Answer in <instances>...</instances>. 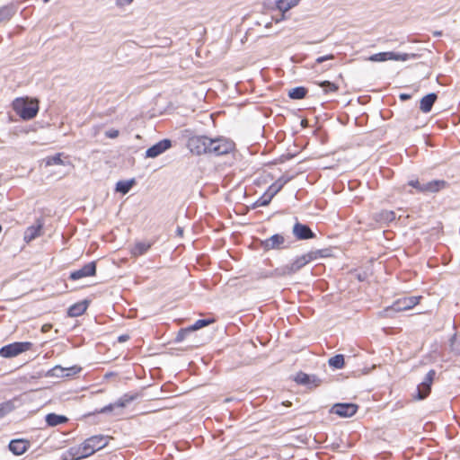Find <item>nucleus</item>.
I'll return each mask as SVG.
<instances>
[{"label": "nucleus", "mask_w": 460, "mask_h": 460, "mask_svg": "<svg viewBox=\"0 0 460 460\" xmlns=\"http://www.w3.org/2000/svg\"><path fill=\"white\" fill-rule=\"evenodd\" d=\"M13 110L23 120L34 119L39 112V100L36 98L18 97L13 101Z\"/></svg>", "instance_id": "1"}, {"label": "nucleus", "mask_w": 460, "mask_h": 460, "mask_svg": "<svg viewBox=\"0 0 460 460\" xmlns=\"http://www.w3.org/2000/svg\"><path fill=\"white\" fill-rule=\"evenodd\" d=\"M322 251H312L301 256L295 258L290 263L282 267L277 268L274 270V274L279 277L291 275L301 270L306 264L314 261L318 256H322L320 253Z\"/></svg>", "instance_id": "2"}, {"label": "nucleus", "mask_w": 460, "mask_h": 460, "mask_svg": "<svg viewBox=\"0 0 460 460\" xmlns=\"http://www.w3.org/2000/svg\"><path fill=\"white\" fill-rule=\"evenodd\" d=\"M208 154L213 155H223L231 153L234 149V143L224 137H209Z\"/></svg>", "instance_id": "3"}, {"label": "nucleus", "mask_w": 460, "mask_h": 460, "mask_svg": "<svg viewBox=\"0 0 460 460\" xmlns=\"http://www.w3.org/2000/svg\"><path fill=\"white\" fill-rule=\"evenodd\" d=\"M33 344L30 341H16L7 344L0 349V356L4 358L17 357L18 355L31 349Z\"/></svg>", "instance_id": "4"}, {"label": "nucleus", "mask_w": 460, "mask_h": 460, "mask_svg": "<svg viewBox=\"0 0 460 460\" xmlns=\"http://www.w3.org/2000/svg\"><path fill=\"white\" fill-rule=\"evenodd\" d=\"M408 184L409 186L414 188L418 192L434 193L444 189L447 185V182L443 180H433L421 183L419 180H411Z\"/></svg>", "instance_id": "5"}, {"label": "nucleus", "mask_w": 460, "mask_h": 460, "mask_svg": "<svg viewBox=\"0 0 460 460\" xmlns=\"http://www.w3.org/2000/svg\"><path fill=\"white\" fill-rule=\"evenodd\" d=\"M209 143V137L206 136H194L188 140V148L198 155L208 154Z\"/></svg>", "instance_id": "6"}, {"label": "nucleus", "mask_w": 460, "mask_h": 460, "mask_svg": "<svg viewBox=\"0 0 460 460\" xmlns=\"http://www.w3.org/2000/svg\"><path fill=\"white\" fill-rule=\"evenodd\" d=\"M421 299V296H406L397 299L394 304L385 309L386 313L389 312H402L410 310L417 305Z\"/></svg>", "instance_id": "7"}, {"label": "nucleus", "mask_w": 460, "mask_h": 460, "mask_svg": "<svg viewBox=\"0 0 460 460\" xmlns=\"http://www.w3.org/2000/svg\"><path fill=\"white\" fill-rule=\"evenodd\" d=\"M84 443L90 456L95 452L104 448L109 443V438L103 435H94L86 438Z\"/></svg>", "instance_id": "8"}, {"label": "nucleus", "mask_w": 460, "mask_h": 460, "mask_svg": "<svg viewBox=\"0 0 460 460\" xmlns=\"http://www.w3.org/2000/svg\"><path fill=\"white\" fill-rule=\"evenodd\" d=\"M358 409V406L355 403H336L332 407L330 412L341 418H349L353 416Z\"/></svg>", "instance_id": "9"}, {"label": "nucleus", "mask_w": 460, "mask_h": 460, "mask_svg": "<svg viewBox=\"0 0 460 460\" xmlns=\"http://www.w3.org/2000/svg\"><path fill=\"white\" fill-rule=\"evenodd\" d=\"M84 447V443L83 442L80 445L69 447L63 454V460H80L88 457L89 455Z\"/></svg>", "instance_id": "10"}, {"label": "nucleus", "mask_w": 460, "mask_h": 460, "mask_svg": "<svg viewBox=\"0 0 460 460\" xmlns=\"http://www.w3.org/2000/svg\"><path fill=\"white\" fill-rule=\"evenodd\" d=\"M96 274V262L91 261L84 265L81 269L74 270L70 273L71 280H78L83 278L92 277Z\"/></svg>", "instance_id": "11"}, {"label": "nucleus", "mask_w": 460, "mask_h": 460, "mask_svg": "<svg viewBox=\"0 0 460 460\" xmlns=\"http://www.w3.org/2000/svg\"><path fill=\"white\" fill-rule=\"evenodd\" d=\"M172 146V142L169 139H163L146 151V157L155 158L161 154L164 153Z\"/></svg>", "instance_id": "12"}, {"label": "nucleus", "mask_w": 460, "mask_h": 460, "mask_svg": "<svg viewBox=\"0 0 460 460\" xmlns=\"http://www.w3.org/2000/svg\"><path fill=\"white\" fill-rule=\"evenodd\" d=\"M372 62H384L387 60H406L407 54H399L392 51L374 54L368 58Z\"/></svg>", "instance_id": "13"}, {"label": "nucleus", "mask_w": 460, "mask_h": 460, "mask_svg": "<svg viewBox=\"0 0 460 460\" xmlns=\"http://www.w3.org/2000/svg\"><path fill=\"white\" fill-rule=\"evenodd\" d=\"M44 226L41 219H37L36 224L26 228L23 235V240L27 243L39 237L42 234V228Z\"/></svg>", "instance_id": "14"}, {"label": "nucleus", "mask_w": 460, "mask_h": 460, "mask_svg": "<svg viewBox=\"0 0 460 460\" xmlns=\"http://www.w3.org/2000/svg\"><path fill=\"white\" fill-rule=\"evenodd\" d=\"M30 447V442L26 439H13L9 443L10 451L15 456H21L25 453Z\"/></svg>", "instance_id": "15"}, {"label": "nucleus", "mask_w": 460, "mask_h": 460, "mask_svg": "<svg viewBox=\"0 0 460 460\" xmlns=\"http://www.w3.org/2000/svg\"><path fill=\"white\" fill-rule=\"evenodd\" d=\"M81 367H78L76 366L68 368H64L60 366H56L49 371V375L57 377L68 376L79 373Z\"/></svg>", "instance_id": "16"}, {"label": "nucleus", "mask_w": 460, "mask_h": 460, "mask_svg": "<svg viewBox=\"0 0 460 460\" xmlns=\"http://www.w3.org/2000/svg\"><path fill=\"white\" fill-rule=\"evenodd\" d=\"M295 381L299 385H304L307 386H318L320 385V379L315 376H310L303 372H299L296 374L295 377Z\"/></svg>", "instance_id": "17"}, {"label": "nucleus", "mask_w": 460, "mask_h": 460, "mask_svg": "<svg viewBox=\"0 0 460 460\" xmlns=\"http://www.w3.org/2000/svg\"><path fill=\"white\" fill-rule=\"evenodd\" d=\"M293 233L299 240H306L314 237V234L312 230L307 226L300 223H296L294 226Z\"/></svg>", "instance_id": "18"}, {"label": "nucleus", "mask_w": 460, "mask_h": 460, "mask_svg": "<svg viewBox=\"0 0 460 460\" xmlns=\"http://www.w3.org/2000/svg\"><path fill=\"white\" fill-rule=\"evenodd\" d=\"M437 94L432 93L425 95L420 102V109L422 112L428 113L431 111L433 104L437 100Z\"/></svg>", "instance_id": "19"}, {"label": "nucleus", "mask_w": 460, "mask_h": 460, "mask_svg": "<svg viewBox=\"0 0 460 460\" xmlns=\"http://www.w3.org/2000/svg\"><path fill=\"white\" fill-rule=\"evenodd\" d=\"M285 242L284 237L281 234H273L270 238L266 239L263 242V246L270 250V249H278Z\"/></svg>", "instance_id": "20"}, {"label": "nucleus", "mask_w": 460, "mask_h": 460, "mask_svg": "<svg viewBox=\"0 0 460 460\" xmlns=\"http://www.w3.org/2000/svg\"><path fill=\"white\" fill-rule=\"evenodd\" d=\"M88 303L86 301H81L72 305L67 311V314L71 317H76L82 315L87 309Z\"/></svg>", "instance_id": "21"}, {"label": "nucleus", "mask_w": 460, "mask_h": 460, "mask_svg": "<svg viewBox=\"0 0 460 460\" xmlns=\"http://www.w3.org/2000/svg\"><path fill=\"white\" fill-rule=\"evenodd\" d=\"M301 0H277L276 1V8L280 13H287L290 9L298 5Z\"/></svg>", "instance_id": "22"}, {"label": "nucleus", "mask_w": 460, "mask_h": 460, "mask_svg": "<svg viewBox=\"0 0 460 460\" xmlns=\"http://www.w3.org/2000/svg\"><path fill=\"white\" fill-rule=\"evenodd\" d=\"M16 13L13 4H7L0 7V23L8 22Z\"/></svg>", "instance_id": "23"}, {"label": "nucleus", "mask_w": 460, "mask_h": 460, "mask_svg": "<svg viewBox=\"0 0 460 460\" xmlns=\"http://www.w3.org/2000/svg\"><path fill=\"white\" fill-rule=\"evenodd\" d=\"M151 244L148 243L138 242L133 245V247L130 250V253L134 257H138L145 254L149 250Z\"/></svg>", "instance_id": "24"}, {"label": "nucleus", "mask_w": 460, "mask_h": 460, "mask_svg": "<svg viewBox=\"0 0 460 460\" xmlns=\"http://www.w3.org/2000/svg\"><path fill=\"white\" fill-rule=\"evenodd\" d=\"M67 418L64 415H58L56 413H49L46 416V422L50 427H55L67 421Z\"/></svg>", "instance_id": "25"}, {"label": "nucleus", "mask_w": 460, "mask_h": 460, "mask_svg": "<svg viewBox=\"0 0 460 460\" xmlns=\"http://www.w3.org/2000/svg\"><path fill=\"white\" fill-rule=\"evenodd\" d=\"M287 182L288 179L279 178L268 188L266 192L273 198L279 191H280Z\"/></svg>", "instance_id": "26"}, {"label": "nucleus", "mask_w": 460, "mask_h": 460, "mask_svg": "<svg viewBox=\"0 0 460 460\" xmlns=\"http://www.w3.org/2000/svg\"><path fill=\"white\" fill-rule=\"evenodd\" d=\"M376 219L381 223H389L395 219V213L392 210H383L376 215Z\"/></svg>", "instance_id": "27"}, {"label": "nucleus", "mask_w": 460, "mask_h": 460, "mask_svg": "<svg viewBox=\"0 0 460 460\" xmlns=\"http://www.w3.org/2000/svg\"><path fill=\"white\" fill-rule=\"evenodd\" d=\"M307 90L303 86L292 88L288 92V97L293 100H301L305 97Z\"/></svg>", "instance_id": "28"}, {"label": "nucleus", "mask_w": 460, "mask_h": 460, "mask_svg": "<svg viewBox=\"0 0 460 460\" xmlns=\"http://www.w3.org/2000/svg\"><path fill=\"white\" fill-rule=\"evenodd\" d=\"M134 184V180L119 181L116 184V190L122 194L128 193Z\"/></svg>", "instance_id": "29"}, {"label": "nucleus", "mask_w": 460, "mask_h": 460, "mask_svg": "<svg viewBox=\"0 0 460 460\" xmlns=\"http://www.w3.org/2000/svg\"><path fill=\"white\" fill-rule=\"evenodd\" d=\"M431 388L429 385L420 383L417 387V394L414 398L418 400L425 399L430 393Z\"/></svg>", "instance_id": "30"}, {"label": "nucleus", "mask_w": 460, "mask_h": 460, "mask_svg": "<svg viewBox=\"0 0 460 460\" xmlns=\"http://www.w3.org/2000/svg\"><path fill=\"white\" fill-rule=\"evenodd\" d=\"M62 154L58 153L55 155L48 156L44 159L46 166L63 165L64 161L61 159Z\"/></svg>", "instance_id": "31"}, {"label": "nucleus", "mask_w": 460, "mask_h": 460, "mask_svg": "<svg viewBox=\"0 0 460 460\" xmlns=\"http://www.w3.org/2000/svg\"><path fill=\"white\" fill-rule=\"evenodd\" d=\"M344 364V357L341 354L335 355L329 359V365L337 369L342 368Z\"/></svg>", "instance_id": "32"}, {"label": "nucleus", "mask_w": 460, "mask_h": 460, "mask_svg": "<svg viewBox=\"0 0 460 460\" xmlns=\"http://www.w3.org/2000/svg\"><path fill=\"white\" fill-rule=\"evenodd\" d=\"M215 322L214 319H199L197 320L190 328V331H197L199 329H201L205 326L209 325L210 323H213Z\"/></svg>", "instance_id": "33"}, {"label": "nucleus", "mask_w": 460, "mask_h": 460, "mask_svg": "<svg viewBox=\"0 0 460 460\" xmlns=\"http://www.w3.org/2000/svg\"><path fill=\"white\" fill-rule=\"evenodd\" d=\"M136 397L134 395L124 394L121 398L114 402L116 408H123L131 402Z\"/></svg>", "instance_id": "34"}, {"label": "nucleus", "mask_w": 460, "mask_h": 460, "mask_svg": "<svg viewBox=\"0 0 460 460\" xmlns=\"http://www.w3.org/2000/svg\"><path fill=\"white\" fill-rule=\"evenodd\" d=\"M136 397L134 395L124 394L121 398L114 402L116 408H123L131 402Z\"/></svg>", "instance_id": "35"}, {"label": "nucleus", "mask_w": 460, "mask_h": 460, "mask_svg": "<svg viewBox=\"0 0 460 460\" xmlns=\"http://www.w3.org/2000/svg\"><path fill=\"white\" fill-rule=\"evenodd\" d=\"M136 397L134 395L124 394L121 398L114 402L116 408H123L131 402Z\"/></svg>", "instance_id": "36"}, {"label": "nucleus", "mask_w": 460, "mask_h": 460, "mask_svg": "<svg viewBox=\"0 0 460 460\" xmlns=\"http://www.w3.org/2000/svg\"><path fill=\"white\" fill-rule=\"evenodd\" d=\"M320 86L322 88H323L325 93H329V92L334 93V92L338 91V86L334 83H332L330 81H323V82L320 83Z\"/></svg>", "instance_id": "37"}, {"label": "nucleus", "mask_w": 460, "mask_h": 460, "mask_svg": "<svg viewBox=\"0 0 460 460\" xmlns=\"http://www.w3.org/2000/svg\"><path fill=\"white\" fill-rule=\"evenodd\" d=\"M273 198L269 195V193L265 192L262 196L259 198L256 201V205L260 207L268 206Z\"/></svg>", "instance_id": "38"}, {"label": "nucleus", "mask_w": 460, "mask_h": 460, "mask_svg": "<svg viewBox=\"0 0 460 460\" xmlns=\"http://www.w3.org/2000/svg\"><path fill=\"white\" fill-rule=\"evenodd\" d=\"M13 408V404L10 402L0 403V418L12 411Z\"/></svg>", "instance_id": "39"}, {"label": "nucleus", "mask_w": 460, "mask_h": 460, "mask_svg": "<svg viewBox=\"0 0 460 460\" xmlns=\"http://www.w3.org/2000/svg\"><path fill=\"white\" fill-rule=\"evenodd\" d=\"M435 375H436L435 370H433V369L429 370L428 372V374L426 375L423 382H421V383L429 385V386L431 388V384H432V382L434 380Z\"/></svg>", "instance_id": "40"}, {"label": "nucleus", "mask_w": 460, "mask_h": 460, "mask_svg": "<svg viewBox=\"0 0 460 460\" xmlns=\"http://www.w3.org/2000/svg\"><path fill=\"white\" fill-rule=\"evenodd\" d=\"M119 130L115 128L109 129L105 132V136L109 138H116L119 137Z\"/></svg>", "instance_id": "41"}, {"label": "nucleus", "mask_w": 460, "mask_h": 460, "mask_svg": "<svg viewBox=\"0 0 460 460\" xmlns=\"http://www.w3.org/2000/svg\"><path fill=\"white\" fill-rule=\"evenodd\" d=\"M334 58V56L332 54H329V55H325V56H322V57H319L316 58L315 62L317 64H322L327 60H332Z\"/></svg>", "instance_id": "42"}, {"label": "nucleus", "mask_w": 460, "mask_h": 460, "mask_svg": "<svg viewBox=\"0 0 460 460\" xmlns=\"http://www.w3.org/2000/svg\"><path fill=\"white\" fill-rule=\"evenodd\" d=\"M114 408H116L115 404L114 403H110L109 405H107L104 408H102L101 412L111 411Z\"/></svg>", "instance_id": "43"}, {"label": "nucleus", "mask_w": 460, "mask_h": 460, "mask_svg": "<svg viewBox=\"0 0 460 460\" xmlns=\"http://www.w3.org/2000/svg\"><path fill=\"white\" fill-rule=\"evenodd\" d=\"M133 0H116V3L119 6L128 5L132 3Z\"/></svg>", "instance_id": "44"}, {"label": "nucleus", "mask_w": 460, "mask_h": 460, "mask_svg": "<svg viewBox=\"0 0 460 460\" xmlns=\"http://www.w3.org/2000/svg\"><path fill=\"white\" fill-rule=\"evenodd\" d=\"M287 18L288 17L286 15V13H281L280 17L276 19V22L278 23V22H280L282 21H285V20H287Z\"/></svg>", "instance_id": "45"}, {"label": "nucleus", "mask_w": 460, "mask_h": 460, "mask_svg": "<svg viewBox=\"0 0 460 460\" xmlns=\"http://www.w3.org/2000/svg\"><path fill=\"white\" fill-rule=\"evenodd\" d=\"M128 339V335H121L119 337V341L122 342V341H125Z\"/></svg>", "instance_id": "46"}, {"label": "nucleus", "mask_w": 460, "mask_h": 460, "mask_svg": "<svg viewBox=\"0 0 460 460\" xmlns=\"http://www.w3.org/2000/svg\"><path fill=\"white\" fill-rule=\"evenodd\" d=\"M321 251H322V252H321L320 254H321L322 256H318V258H320V257H325V256H326V252H327V250H321Z\"/></svg>", "instance_id": "47"}, {"label": "nucleus", "mask_w": 460, "mask_h": 460, "mask_svg": "<svg viewBox=\"0 0 460 460\" xmlns=\"http://www.w3.org/2000/svg\"><path fill=\"white\" fill-rule=\"evenodd\" d=\"M49 328H50V325H43L42 326V331L43 332H47Z\"/></svg>", "instance_id": "48"}, {"label": "nucleus", "mask_w": 460, "mask_h": 460, "mask_svg": "<svg viewBox=\"0 0 460 460\" xmlns=\"http://www.w3.org/2000/svg\"><path fill=\"white\" fill-rule=\"evenodd\" d=\"M182 233H183L182 228L178 227V228H177V234H178L179 235H181V234H182Z\"/></svg>", "instance_id": "49"}, {"label": "nucleus", "mask_w": 460, "mask_h": 460, "mask_svg": "<svg viewBox=\"0 0 460 460\" xmlns=\"http://www.w3.org/2000/svg\"><path fill=\"white\" fill-rule=\"evenodd\" d=\"M45 3L49 2V0H43Z\"/></svg>", "instance_id": "50"}]
</instances>
